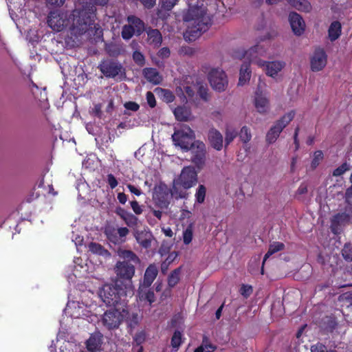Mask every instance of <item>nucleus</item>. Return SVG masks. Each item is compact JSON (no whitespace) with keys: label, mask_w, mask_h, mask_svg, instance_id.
I'll return each mask as SVG.
<instances>
[{"label":"nucleus","mask_w":352,"mask_h":352,"mask_svg":"<svg viewBox=\"0 0 352 352\" xmlns=\"http://www.w3.org/2000/svg\"><path fill=\"white\" fill-rule=\"evenodd\" d=\"M148 42L154 46H158L161 44L162 38L159 30L150 29L147 31Z\"/></svg>","instance_id":"obj_28"},{"label":"nucleus","mask_w":352,"mask_h":352,"mask_svg":"<svg viewBox=\"0 0 352 352\" xmlns=\"http://www.w3.org/2000/svg\"><path fill=\"white\" fill-rule=\"evenodd\" d=\"M138 296L141 300H147L149 303L155 301V296L153 292H151L148 287L140 285L138 290Z\"/></svg>","instance_id":"obj_27"},{"label":"nucleus","mask_w":352,"mask_h":352,"mask_svg":"<svg viewBox=\"0 0 352 352\" xmlns=\"http://www.w3.org/2000/svg\"><path fill=\"white\" fill-rule=\"evenodd\" d=\"M198 182V172L192 166L182 168L179 175L173 181L171 195L176 199L186 198L188 193L184 190H188L195 186Z\"/></svg>","instance_id":"obj_4"},{"label":"nucleus","mask_w":352,"mask_h":352,"mask_svg":"<svg viewBox=\"0 0 352 352\" xmlns=\"http://www.w3.org/2000/svg\"><path fill=\"white\" fill-rule=\"evenodd\" d=\"M351 166L349 164L344 162L341 166L336 168L333 172V175L335 177L341 176L345 172L350 170Z\"/></svg>","instance_id":"obj_45"},{"label":"nucleus","mask_w":352,"mask_h":352,"mask_svg":"<svg viewBox=\"0 0 352 352\" xmlns=\"http://www.w3.org/2000/svg\"><path fill=\"white\" fill-rule=\"evenodd\" d=\"M208 140L211 146L216 150L220 151L223 148V136L217 129L209 131Z\"/></svg>","instance_id":"obj_20"},{"label":"nucleus","mask_w":352,"mask_h":352,"mask_svg":"<svg viewBox=\"0 0 352 352\" xmlns=\"http://www.w3.org/2000/svg\"><path fill=\"white\" fill-rule=\"evenodd\" d=\"M252 292V288L251 286L243 285L241 288V294L245 298L250 296Z\"/></svg>","instance_id":"obj_57"},{"label":"nucleus","mask_w":352,"mask_h":352,"mask_svg":"<svg viewBox=\"0 0 352 352\" xmlns=\"http://www.w3.org/2000/svg\"><path fill=\"white\" fill-rule=\"evenodd\" d=\"M155 91L160 94L162 99L167 103L172 102L175 99V96L169 90L157 88Z\"/></svg>","instance_id":"obj_37"},{"label":"nucleus","mask_w":352,"mask_h":352,"mask_svg":"<svg viewBox=\"0 0 352 352\" xmlns=\"http://www.w3.org/2000/svg\"><path fill=\"white\" fill-rule=\"evenodd\" d=\"M89 250L94 254L102 256L105 258L110 256V253L104 249L100 244L96 243H90L88 245Z\"/></svg>","instance_id":"obj_31"},{"label":"nucleus","mask_w":352,"mask_h":352,"mask_svg":"<svg viewBox=\"0 0 352 352\" xmlns=\"http://www.w3.org/2000/svg\"><path fill=\"white\" fill-rule=\"evenodd\" d=\"M288 1L300 11L308 12L311 10V3L307 0H288Z\"/></svg>","instance_id":"obj_29"},{"label":"nucleus","mask_w":352,"mask_h":352,"mask_svg":"<svg viewBox=\"0 0 352 352\" xmlns=\"http://www.w3.org/2000/svg\"><path fill=\"white\" fill-rule=\"evenodd\" d=\"M342 252L343 257L346 261H352V246L351 245H344Z\"/></svg>","instance_id":"obj_48"},{"label":"nucleus","mask_w":352,"mask_h":352,"mask_svg":"<svg viewBox=\"0 0 352 352\" xmlns=\"http://www.w3.org/2000/svg\"><path fill=\"white\" fill-rule=\"evenodd\" d=\"M195 132L186 124L181 126L179 129H175L172 135L173 144L184 151L190 150L193 142L195 141Z\"/></svg>","instance_id":"obj_7"},{"label":"nucleus","mask_w":352,"mask_h":352,"mask_svg":"<svg viewBox=\"0 0 352 352\" xmlns=\"http://www.w3.org/2000/svg\"><path fill=\"white\" fill-rule=\"evenodd\" d=\"M124 107L128 110L136 111L139 109L140 106L134 102H128L124 104Z\"/></svg>","instance_id":"obj_60"},{"label":"nucleus","mask_w":352,"mask_h":352,"mask_svg":"<svg viewBox=\"0 0 352 352\" xmlns=\"http://www.w3.org/2000/svg\"><path fill=\"white\" fill-rule=\"evenodd\" d=\"M295 116V112L294 111H291L286 114H285L280 120L276 121L274 124L276 125H278L279 127L281 128L282 130L285 127H286L289 122L294 119Z\"/></svg>","instance_id":"obj_35"},{"label":"nucleus","mask_w":352,"mask_h":352,"mask_svg":"<svg viewBox=\"0 0 352 352\" xmlns=\"http://www.w3.org/2000/svg\"><path fill=\"white\" fill-rule=\"evenodd\" d=\"M81 349L76 342L64 340L60 343L59 352H80Z\"/></svg>","instance_id":"obj_25"},{"label":"nucleus","mask_w":352,"mask_h":352,"mask_svg":"<svg viewBox=\"0 0 352 352\" xmlns=\"http://www.w3.org/2000/svg\"><path fill=\"white\" fill-rule=\"evenodd\" d=\"M95 11L94 6H89L82 10L75 9L72 13L51 12L47 23L55 32L68 28L72 35L78 36L85 33L93 24Z\"/></svg>","instance_id":"obj_1"},{"label":"nucleus","mask_w":352,"mask_h":352,"mask_svg":"<svg viewBox=\"0 0 352 352\" xmlns=\"http://www.w3.org/2000/svg\"><path fill=\"white\" fill-rule=\"evenodd\" d=\"M202 344L206 352H213L217 349V346L211 344L206 336L203 338Z\"/></svg>","instance_id":"obj_50"},{"label":"nucleus","mask_w":352,"mask_h":352,"mask_svg":"<svg viewBox=\"0 0 352 352\" xmlns=\"http://www.w3.org/2000/svg\"><path fill=\"white\" fill-rule=\"evenodd\" d=\"M208 79L213 89L223 91L228 85V80L225 72L219 67H211L208 72Z\"/></svg>","instance_id":"obj_9"},{"label":"nucleus","mask_w":352,"mask_h":352,"mask_svg":"<svg viewBox=\"0 0 352 352\" xmlns=\"http://www.w3.org/2000/svg\"><path fill=\"white\" fill-rule=\"evenodd\" d=\"M105 234L107 239L114 244H119L125 241V240H120L116 228L108 227L105 229Z\"/></svg>","instance_id":"obj_33"},{"label":"nucleus","mask_w":352,"mask_h":352,"mask_svg":"<svg viewBox=\"0 0 352 352\" xmlns=\"http://www.w3.org/2000/svg\"><path fill=\"white\" fill-rule=\"evenodd\" d=\"M251 70L250 68V63H244L240 69L239 85H243L246 84L250 79Z\"/></svg>","instance_id":"obj_24"},{"label":"nucleus","mask_w":352,"mask_h":352,"mask_svg":"<svg viewBox=\"0 0 352 352\" xmlns=\"http://www.w3.org/2000/svg\"><path fill=\"white\" fill-rule=\"evenodd\" d=\"M125 318L128 320L131 326L133 324H136L138 322V314H133L131 316L127 317L126 316Z\"/></svg>","instance_id":"obj_63"},{"label":"nucleus","mask_w":352,"mask_h":352,"mask_svg":"<svg viewBox=\"0 0 352 352\" xmlns=\"http://www.w3.org/2000/svg\"><path fill=\"white\" fill-rule=\"evenodd\" d=\"M136 32L133 29L131 25H124L122 30V36L125 40L130 39Z\"/></svg>","instance_id":"obj_41"},{"label":"nucleus","mask_w":352,"mask_h":352,"mask_svg":"<svg viewBox=\"0 0 352 352\" xmlns=\"http://www.w3.org/2000/svg\"><path fill=\"white\" fill-rule=\"evenodd\" d=\"M101 109H102L101 104H95L94 108L91 110V113L94 116H96L98 118H100L101 115H102Z\"/></svg>","instance_id":"obj_61"},{"label":"nucleus","mask_w":352,"mask_h":352,"mask_svg":"<svg viewBox=\"0 0 352 352\" xmlns=\"http://www.w3.org/2000/svg\"><path fill=\"white\" fill-rule=\"evenodd\" d=\"M182 343V333L179 331H176L171 339V345L174 348H178Z\"/></svg>","instance_id":"obj_46"},{"label":"nucleus","mask_w":352,"mask_h":352,"mask_svg":"<svg viewBox=\"0 0 352 352\" xmlns=\"http://www.w3.org/2000/svg\"><path fill=\"white\" fill-rule=\"evenodd\" d=\"M146 100H147L148 105L151 107L153 108L156 105L155 98L153 94L151 93V91H148L146 93Z\"/></svg>","instance_id":"obj_58"},{"label":"nucleus","mask_w":352,"mask_h":352,"mask_svg":"<svg viewBox=\"0 0 352 352\" xmlns=\"http://www.w3.org/2000/svg\"><path fill=\"white\" fill-rule=\"evenodd\" d=\"M116 214L120 217V218L123 220L124 218L126 216V214L129 213L126 210H125L124 208H117Z\"/></svg>","instance_id":"obj_64"},{"label":"nucleus","mask_w":352,"mask_h":352,"mask_svg":"<svg viewBox=\"0 0 352 352\" xmlns=\"http://www.w3.org/2000/svg\"><path fill=\"white\" fill-rule=\"evenodd\" d=\"M341 34V24L338 21H333L329 28V37L331 41H335Z\"/></svg>","instance_id":"obj_32"},{"label":"nucleus","mask_w":352,"mask_h":352,"mask_svg":"<svg viewBox=\"0 0 352 352\" xmlns=\"http://www.w3.org/2000/svg\"><path fill=\"white\" fill-rule=\"evenodd\" d=\"M284 247H285L284 244L280 242H273L272 243H271L267 252L265 254V255L264 256L263 265L264 264L265 261L268 258H270V256H271L274 253L283 250Z\"/></svg>","instance_id":"obj_34"},{"label":"nucleus","mask_w":352,"mask_h":352,"mask_svg":"<svg viewBox=\"0 0 352 352\" xmlns=\"http://www.w3.org/2000/svg\"><path fill=\"white\" fill-rule=\"evenodd\" d=\"M193 223H190L183 232V241L184 244L188 245L192 239L193 236Z\"/></svg>","instance_id":"obj_39"},{"label":"nucleus","mask_w":352,"mask_h":352,"mask_svg":"<svg viewBox=\"0 0 352 352\" xmlns=\"http://www.w3.org/2000/svg\"><path fill=\"white\" fill-rule=\"evenodd\" d=\"M256 65L261 67L270 77L275 78L285 66V63L280 60L265 61L263 60H257Z\"/></svg>","instance_id":"obj_14"},{"label":"nucleus","mask_w":352,"mask_h":352,"mask_svg":"<svg viewBox=\"0 0 352 352\" xmlns=\"http://www.w3.org/2000/svg\"><path fill=\"white\" fill-rule=\"evenodd\" d=\"M126 187L128 188V189L129 190V191L137 195V196H140L142 194V192L140 189L137 188L135 186L131 185V184H127Z\"/></svg>","instance_id":"obj_62"},{"label":"nucleus","mask_w":352,"mask_h":352,"mask_svg":"<svg viewBox=\"0 0 352 352\" xmlns=\"http://www.w3.org/2000/svg\"><path fill=\"white\" fill-rule=\"evenodd\" d=\"M129 314L128 311L124 307L115 308L104 312L101 318L100 322L108 330L118 329L122 320Z\"/></svg>","instance_id":"obj_8"},{"label":"nucleus","mask_w":352,"mask_h":352,"mask_svg":"<svg viewBox=\"0 0 352 352\" xmlns=\"http://www.w3.org/2000/svg\"><path fill=\"white\" fill-rule=\"evenodd\" d=\"M129 24L131 25L136 32L137 35H140L144 30V24L142 21L135 16H129L127 18Z\"/></svg>","instance_id":"obj_26"},{"label":"nucleus","mask_w":352,"mask_h":352,"mask_svg":"<svg viewBox=\"0 0 352 352\" xmlns=\"http://www.w3.org/2000/svg\"><path fill=\"white\" fill-rule=\"evenodd\" d=\"M237 132L235 130L228 129L226 133V144L228 145L236 138Z\"/></svg>","instance_id":"obj_49"},{"label":"nucleus","mask_w":352,"mask_h":352,"mask_svg":"<svg viewBox=\"0 0 352 352\" xmlns=\"http://www.w3.org/2000/svg\"><path fill=\"white\" fill-rule=\"evenodd\" d=\"M100 72L107 78H122L124 75V69L122 65L113 60H104L100 65Z\"/></svg>","instance_id":"obj_10"},{"label":"nucleus","mask_w":352,"mask_h":352,"mask_svg":"<svg viewBox=\"0 0 352 352\" xmlns=\"http://www.w3.org/2000/svg\"><path fill=\"white\" fill-rule=\"evenodd\" d=\"M131 206L135 214H141L143 212L142 207L138 204L136 200L131 201Z\"/></svg>","instance_id":"obj_53"},{"label":"nucleus","mask_w":352,"mask_h":352,"mask_svg":"<svg viewBox=\"0 0 352 352\" xmlns=\"http://www.w3.org/2000/svg\"><path fill=\"white\" fill-rule=\"evenodd\" d=\"M206 193V187L204 185H199L195 195L196 202L198 204H202L205 200Z\"/></svg>","instance_id":"obj_40"},{"label":"nucleus","mask_w":352,"mask_h":352,"mask_svg":"<svg viewBox=\"0 0 352 352\" xmlns=\"http://www.w3.org/2000/svg\"><path fill=\"white\" fill-rule=\"evenodd\" d=\"M166 195H161L157 193L153 197L155 204L162 209H166L169 205V201L167 199Z\"/></svg>","instance_id":"obj_38"},{"label":"nucleus","mask_w":352,"mask_h":352,"mask_svg":"<svg viewBox=\"0 0 352 352\" xmlns=\"http://www.w3.org/2000/svg\"><path fill=\"white\" fill-rule=\"evenodd\" d=\"M175 119L180 122H188L193 119V116L190 107L182 105L178 106L173 110Z\"/></svg>","instance_id":"obj_18"},{"label":"nucleus","mask_w":352,"mask_h":352,"mask_svg":"<svg viewBox=\"0 0 352 352\" xmlns=\"http://www.w3.org/2000/svg\"><path fill=\"white\" fill-rule=\"evenodd\" d=\"M283 130L278 125H276L275 124L270 128L269 131L266 135V141L269 144H272L276 141L278 138L279 137L280 133Z\"/></svg>","instance_id":"obj_30"},{"label":"nucleus","mask_w":352,"mask_h":352,"mask_svg":"<svg viewBox=\"0 0 352 352\" xmlns=\"http://www.w3.org/2000/svg\"><path fill=\"white\" fill-rule=\"evenodd\" d=\"M143 74L146 79L153 85L160 84L162 80V76L157 69L154 68L144 69Z\"/></svg>","instance_id":"obj_22"},{"label":"nucleus","mask_w":352,"mask_h":352,"mask_svg":"<svg viewBox=\"0 0 352 352\" xmlns=\"http://www.w3.org/2000/svg\"><path fill=\"white\" fill-rule=\"evenodd\" d=\"M102 341V335L100 333L92 334L87 341V348L90 352L100 351Z\"/></svg>","instance_id":"obj_19"},{"label":"nucleus","mask_w":352,"mask_h":352,"mask_svg":"<svg viewBox=\"0 0 352 352\" xmlns=\"http://www.w3.org/2000/svg\"><path fill=\"white\" fill-rule=\"evenodd\" d=\"M133 234L137 243L144 249H148L156 243L155 237L148 230H134Z\"/></svg>","instance_id":"obj_15"},{"label":"nucleus","mask_w":352,"mask_h":352,"mask_svg":"<svg viewBox=\"0 0 352 352\" xmlns=\"http://www.w3.org/2000/svg\"><path fill=\"white\" fill-rule=\"evenodd\" d=\"M98 306L96 300H88L80 302H68L66 307V311L72 317L75 318L89 317L91 315H97Z\"/></svg>","instance_id":"obj_6"},{"label":"nucleus","mask_w":352,"mask_h":352,"mask_svg":"<svg viewBox=\"0 0 352 352\" xmlns=\"http://www.w3.org/2000/svg\"><path fill=\"white\" fill-rule=\"evenodd\" d=\"M277 33L274 30H271L263 33L256 38V44L250 47L245 53V56L250 61L256 65V60H261L259 56H265L269 48L265 43L274 38Z\"/></svg>","instance_id":"obj_5"},{"label":"nucleus","mask_w":352,"mask_h":352,"mask_svg":"<svg viewBox=\"0 0 352 352\" xmlns=\"http://www.w3.org/2000/svg\"><path fill=\"white\" fill-rule=\"evenodd\" d=\"M345 219V216L343 214H337L334 216L331 221V229L334 234H338L340 232L341 227L340 223Z\"/></svg>","instance_id":"obj_36"},{"label":"nucleus","mask_w":352,"mask_h":352,"mask_svg":"<svg viewBox=\"0 0 352 352\" xmlns=\"http://www.w3.org/2000/svg\"><path fill=\"white\" fill-rule=\"evenodd\" d=\"M289 22L292 29L295 34L300 35L305 30V22L302 17L297 13L293 12L289 14Z\"/></svg>","instance_id":"obj_17"},{"label":"nucleus","mask_w":352,"mask_h":352,"mask_svg":"<svg viewBox=\"0 0 352 352\" xmlns=\"http://www.w3.org/2000/svg\"><path fill=\"white\" fill-rule=\"evenodd\" d=\"M107 182L112 189H113L118 186V181L112 174H109L107 175Z\"/></svg>","instance_id":"obj_59"},{"label":"nucleus","mask_w":352,"mask_h":352,"mask_svg":"<svg viewBox=\"0 0 352 352\" xmlns=\"http://www.w3.org/2000/svg\"><path fill=\"white\" fill-rule=\"evenodd\" d=\"M158 274V270L155 265L151 264L146 270L143 283L141 285L149 287Z\"/></svg>","instance_id":"obj_21"},{"label":"nucleus","mask_w":352,"mask_h":352,"mask_svg":"<svg viewBox=\"0 0 352 352\" xmlns=\"http://www.w3.org/2000/svg\"><path fill=\"white\" fill-rule=\"evenodd\" d=\"M134 294V287L130 283L123 285V282L118 280L115 285L106 284L98 292V298L107 305L117 306L119 303L124 304L125 298L131 297Z\"/></svg>","instance_id":"obj_3"},{"label":"nucleus","mask_w":352,"mask_h":352,"mask_svg":"<svg viewBox=\"0 0 352 352\" xmlns=\"http://www.w3.org/2000/svg\"><path fill=\"white\" fill-rule=\"evenodd\" d=\"M254 107L260 113H266L270 110V102L267 96L261 92H256Z\"/></svg>","instance_id":"obj_16"},{"label":"nucleus","mask_w":352,"mask_h":352,"mask_svg":"<svg viewBox=\"0 0 352 352\" xmlns=\"http://www.w3.org/2000/svg\"><path fill=\"white\" fill-rule=\"evenodd\" d=\"M134 61L139 65H143L144 63V57L142 53L135 51L133 54Z\"/></svg>","instance_id":"obj_52"},{"label":"nucleus","mask_w":352,"mask_h":352,"mask_svg":"<svg viewBox=\"0 0 352 352\" xmlns=\"http://www.w3.org/2000/svg\"><path fill=\"white\" fill-rule=\"evenodd\" d=\"M323 159V153L321 151H317L314 153V157L311 162V166L316 168L320 161Z\"/></svg>","instance_id":"obj_47"},{"label":"nucleus","mask_w":352,"mask_h":352,"mask_svg":"<svg viewBox=\"0 0 352 352\" xmlns=\"http://www.w3.org/2000/svg\"><path fill=\"white\" fill-rule=\"evenodd\" d=\"M192 162L195 164L198 169H201L205 164L206 161V145L203 142L196 140L192 145Z\"/></svg>","instance_id":"obj_12"},{"label":"nucleus","mask_w":352,"mask_h":352,"mask_svg":"<svg viewBox=\"0 0 352 352\" xmlns=\"http://www.w3.org/2000/svg\"><path fill=\"white\" fill-rule=\"evenodd\" d=\"M115 273L120 278L124 280L123 285L132 284L131 278L135 274V267L126 261H118L115 266Z\"/></svg>","instance_id":"obj_11"},{"label":"nucleus","mask_w":352,"mask_h":352,"mask_svg":"<svg viewBox=\"0 0 352 352\" xmlns=\"http://www.w3.org/2000/svg\"><path fill=\"white\" fill-rule=\"evenodd\" d=\"M179 0H162V7L167 10H170Z\"/></svg>","instance_id":"obj_51"},{"label":"nucleus","mask_w":352,"mask_h":352,"mask_svg":"<svg viewBox=\"0 0 352 352\" xmlns=\"http://www.w3.org/2000/svg\"><path fill=\"white\" fill-rule=\"evenodd\" d=\"M117 254L120 258L124 259V261H126L128 263L131 261L134 263H139L140 261L138 256L131 250L120 248L118 250Z\"/></svg>","instance_id":"obj_23"},{"label":"nucleus","mask_w":352,"mask_h":352,"mask_svg":"<svg viewBox=\"0 0 352 352\" xmlns=\"http://www.w3.org/2000/svg\"><path fill=\"white\" fill-rule=\"evenodd\" d=\"M239 138L243 142H248L252 138L250 129L247 126H243L239 133Z\"/></svg>","instance_id":"obj_43"},{"label":"nucleus","mask_w":352,"mask_h":352,"mask_svg":"<svg viewBox=\"0 0 352 352\" xmlns=\"http://www.w3.org/2000/svg\"><path fill=\"white\" fill-rule=\"evenodd\" d=\"M123 221L129 227H134L138 225V219L132 213L129 212Z\"/></svg>","instance_id":"obj_44"},{"label":"nucleus","mask_w":352,"mask_h":352,"mask_svg":"<svg viewBox=\"0 0 352 352\" xmlns=\"http://www.w3.org/2000/svg\"><path fill=\"white\" fill-rule=\"evenodd\" d=\"M180 269L175 270L168 276V283L170 287H174L179 280Z\"/></svg>","instance_id":"obj_42"},{"label":"nucleus","mask_w":352,"mask_h":352,"mask_svg":"<svg viewBox=\"0 0 352 352\" xmlns=\"http://www.w3.org/2000/svg\"><path fill=\"white\" fill-rule=\"evenodd\" d=\"M187 23L184 38L188 41H195L203 32L208 30L210 19L206 12V8L203 1H196L190 3L187 12L184 17Z\"/></svg>","instance_id":"obj_2"},{"label":"nucleus","mask_w":352,"mask_h":352,"mask_svg":"<svg viewBox=\"0 0 352 352\" xmlns=\"http://www.w3.org/2000/svg\"><path fill=\"white\" fill-rule=\"evenodd\" d=\"M116 230L120 240H125L124 238L129 233V230L126 227L118 228Z\"/></svg>","instance_id":"obj_54"},{"label":"nucleus","mask_w":352,"mask_h":352,"mask_svg":"<svg viewBox=\"0 0 352 352\" xmlns=\"http://www.w3.org/2000/svg\"><path fill=\"white\" fill-rule=\"evenodd\" d=\"M311 352H329L327 350L326 346L320 343H318L315 345H313L311 348Z\"/></svg>","instance_id":"obj_55"},{"label":"nucleus","mask_w":352,"mask_h":352,"mask_svg":"<svg viewBox=\"0 0 352 352\" xmlns=\"http://www.w3.org/2000/svg\"><path fill=\"white\" fill-rule=\"evenodd\" d=\"M170 54V50L168 47H163L159 50L157 53V56L162 59H164L169 57Z\"/></svg>","instance_id":"obj_56"},{"label":"nucleus","mask_w":352,"mask_h":352,"mask_svg":"<svg viewBox=\"0 0 352 352\" xmlns=\"http://www.w3.org/2000/svg\"><path fill=\"white\" fill-rule=\"evenodd\" d=\"M327 64V54L323 49L315 50L310 57V67L314 72L322 71Z\"/></svg>","instance_id":"obj_13"}]
</instances>
